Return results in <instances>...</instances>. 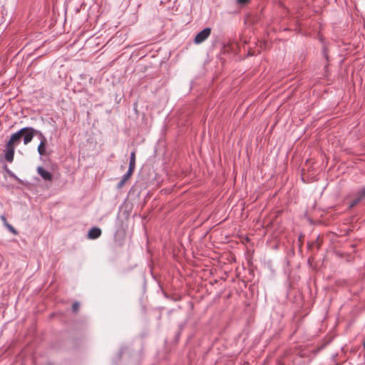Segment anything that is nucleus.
Instances as JSON below:
<instances>
[{
  "label": "nucleus",
  "instance_id": "f257e3e1",
  "mask_svg": "<svg viewBox=\"0 0 365 365\" xmlns=\"http://www.w3.org/2000/svg\"><path fill=\"white\" fill-rule=\"evenodd\" d=\"M27 129L26 128H23L11 135L4 150V158L7 162L11 163L13 161L15 147L20 143L24 131Z\"/></svg>",
  "mask_w": 365,
  "mask_h": 365
},
{
  "label": "nucleus",
  "instance_id": "f03ea898",
  "mask_svg": "<svg viewBox=\"0 0 365 365\" xmlns=\"http://www.w3.org/2000/svg\"><path fill=\"white\" fill-rule=\"evenodd\" d=\"M26 128L28 129L24 131V134L22 136L24 145H27L28 143H29L32 140L35 135H39V133H41V131L36 130L32 127Z\"/></svg>",
  "mask_w": 365,
  "mask_h": 365
},
{
  "label": "nucleus",
  "instance_id": "7ed1b4c3",
  "mask_svg": "<svg viewBox=\"0 0 365 365\" xmlns=\"http://www.w3.org/2000/svg\"><path fill=\"white\" fill-rule=\"evenodd\" d=\"M211 29L210 28H205L197 34L194 39L196 44H200L204 42L210 35Z\"/></svg>",
  "mask_w": 365,
  "mask_h": 365
},
{
  "label": "nucleus",
  "instance_id": "20e7f679",
  "mask_svg": "<svg viewBox=\"0 0 365 365\" xmlns=\"http://www.w3.org/2000/svg\"><path fill=\"white\" fill-rule=\"evenodd\" d=\"M37 173L45 181L51 182L53 180V175L51 173L46 170L43 167H38Z\"/></svg>",
  "mask_w": 365,
  "mask_h": 365
},
{
  "label": "nucleus",
  "instance_id": "39448f33",
  "mask_svg": "<svg viewBox=\"0 0 365 365\" xmlns=\"http://www.w3.org/2000/svg\"><path fill=\"white\" fill-rule=\"evenodd\" d=\"M39 135H41V140L38 146L37 151L40 155H43L46 153V139L42 133H39Z\"/></svg>",
  "mask_w": 365,
  "mask_h": 365
},
{
  "label": "nucleus",
  "instance_id": "423d86ee",
  "mask_svg": "<svg viewBox=\"0 0 365 365\" xmlns=\"http://www.w3.org/2000/svg\"><path fill=\"white\" fill-rule=\"evenodd\" d=\"M101 235V230L100 228L98 227H92L88 233V237L89 239L95 240L98 238Z\"/></svg>",
  "mask_w": 365,
  "mask_h": 365
},
{
  "label": "nucleus",
  "instance_id": "0eeeda50",
  "mask_svg": "<svg viewBox=\"0 0 365 365\" xmlns=\"http://www.w3.org/2000/svg\"><path fill=\"white\" fill-rule=\"evenodd\" d=\"M133 173V171L128 170L127 173L123 175V176L122 177L121 180L118 182V188H120L121 187L123 186L124 183L130 178V177L131 176Z\"/></svg>",
  "mask_w": 365,
  "mask_h": 365
},
{
  "label": "nucleus",
  "instance_id": "6e6552de",
  "mask_svg": "<svg viewBox=\"0 0 365 365\" xmlns=\"http://www.w3.org/2000/svg\"><path fill=\"white\" fill-rule=\"evenodd\" d=\"M135 167V152L133 151L130 153V156L128 170H130L131 171H134Z\"/></svg>",
  "mask_w": 365,
  "mask_h": 365
},
{
  "label": "nucleus",
  "instance_id": "1a4fd4ad",
  "mask_svg": "<svg viewBox=\"0 0 365 365\" xmlns=\"http://www.w3.org/2000/svg\"><path fill=\"white\" fill-rule=\"evenodd\" d=\"M362 200L358 196L356 195V198H354L353 200L351 201L349 205V208L351 209L353 208L354 206H356L357 204H359Z\"/></svg>",
  "mask_w": 365,
  "mask_h": 365
},
{
  "label": "nucleus",
  "instance_id": "9d476101",
  "mask_svg": "<svg viewBox=\"0 0 365 365\" xmlns=\"http://www.w3.org/2000/svg\"><path fill=\"white\" fill-rule=\"evenodd\" d=\"M357 195L363 200L365 199V186L361 187L357 192Z\"/></svg>",
  "mask_w": 365,
  "mask_h": 365
},
{
  "label": "nucleus",
  "instance_id": "9b49d317",
  "mask_svg": "<svg viewBox=\"0 0 365 365\" xmlns=\"http://www.w3.org/2000/svg\"><path fill=\"white\" fill-rule=\"evenodd\" d=\"M80 304L78 302H74L72 306V310L73 312H77L79 309Z\"/></svg>",
  "mask_w": 365,
  "mask_h": 365
},
{
  "label": "nucleus",
  "instance_id": "f8f14e48",
  "mask_svg": "<svg viewBox=\"0 0 365 365\" xmlns=\"http://www.w3.org/2000/svg\"><path fill=\"white\" fill-rule=\"evenodd\" d=\"M7 227L8 229L9 230V231H11L12 233H14V235H16L17 234V231L16 230V229L11 226V225H7Z\"/></svg>",
  "mask_w": 365,
  "mask_h": 365
},
{
  "label": "nucleus",
  "instance_id": "ddd939ff",
  "mask_svg": "<svg viewBox=\"0 0 365 365\" xmlns=\"http://www.w3.org/2000/svg\"><path fill=\"white\" fill-rule=\"evenodd\" d=\"M250 0H237L236 3L239 5H245L249 2Z\"/></svg>",
  "mask_w": 365,
  "mask_h": 365
},
{
  "label": "nucleus",
  "instance_id": "4468645a",
  "mask_svg": "<svg viewBox=\"0 0 365 365\" xmlns=\"http://www.w3.org/2000/svg\"><path fill=\"white\" fill-rule=\"evenodd\" d=\"M364 349L365 350V341L364 342Z\"/></svg>",
  "mask_w": 365,
  "mask_h": 365
}]
</instances>
